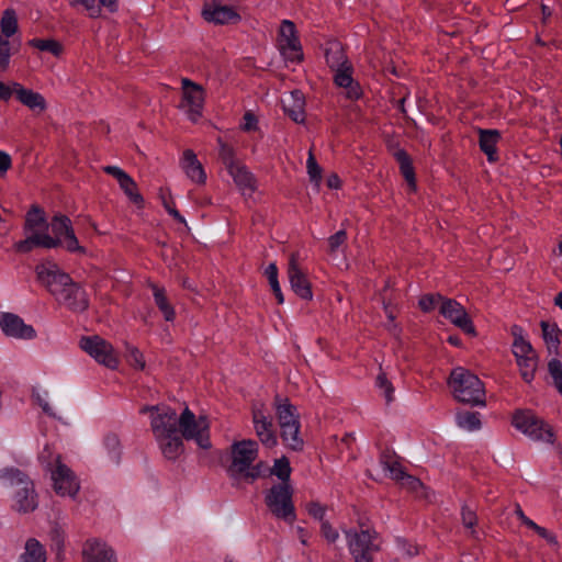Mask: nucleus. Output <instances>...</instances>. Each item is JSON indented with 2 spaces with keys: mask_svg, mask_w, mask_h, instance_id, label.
<instances>
[{
  "mask_svg": "<svg viewBox=\"0 0 562 562\" xmlns=\"http://www.w3.org/2000/svg\"><path fill=\"white\" fill-rule=\"evenodd\" d=\"M49 228L52 235L47 232L46 235L34 236L32 240L24 243V248H29L33 243L45 249L60 247L70 254L85 255L87 252V249L80 245L72 222L67 215H54L49 222Z\"/></svg>",
  "mask_w": 562,
  "mask_h": 562,
  "instance_id": "nucleus-1",
  "label": "nucleus"
},
{
  "mask_svg": "<svg viewBox=\"0 0 562 562\" xmlns=\"http://www.w3.org/2000/svg\"><path fill=\"white\" fill-rule=\"evenodd\" d=\"M0 480L7 487H15L14 507L20 513L33 512L38 503L34 484L30 477L16 468H5L0 471Z\"/></svg>",
  "mask_w": 562,
  "mask_h": 562,
  "instance_id": "nucleus-2",
  "label": "nucleus"
},
{
  "mask_svg": "<svg viewBox=\"0 0 562 562\" xmlns=\"http://www.w3.org/2000/svg\"><path fill=\"white\" fill-rule=\"evenodd\" d=\"M457 401L470 405H484L485 390L482 381L469 370L458 367L448 381Z\"/></svg>",
  "mask_w": 562,
  "mask_h": 562,
  "instance_id": "nucleus-3",
  "label": "nucleus"
},
{
  "mask_svg": "<svg viewBox=\"0 0 562 562\" xmlns=\"http://www.w3.org/2000/svg\"><path fill=\"white\" fill-rule=\"evenodd\" d=\"M179 434L186 440H194L204 450L212 447L210 439V424L206 416H196L186 407L179 416Z\"/></svg>",
  "mask_w": 562,
  "mask_h": 562,
  "instance_id": "nucleus-4",
  "label": "nucleus"
},
{
  "mask_svg": "<svg viewBox=\"0 0 562 562\" xmlns=\"http://www.w3.org/2000/svg\"><path fill=\"white\" fill-rule=\"evenodd\" d=\"M292 496L293 490L289 483L274 484L267 492L265 502L273 516L292 524L296 518Z\"/></svg>",
  "mask_w": 562,
  "mask_h": 562,
  "instance_id": "nucleus-5",
  "label": "nucleus"
},
{
  "mask_svg": "<svg viewBox=\"0 0 562 562\" xmlns=\"http://www.w3.org/2000/svg\"><path fill=\"white\" fill-rule=\"evenodd\" d=\"M513 426L535 441L552 443V428L530 411H520L513 416Z\"/></svg>",
  "mask_w": 562,
  "mask_h": 562,
  "instance_id": "nucleus-6",
  "label": "nucleus"
},
{
  "mask_svg": "<svg viewBox=\"0 0 562 562\" xmlns=\"http://www.w3.org/2000/svg\"><path fill=\"white\" fill-rule=\"evenodd\" d=\"M49 228V223H47L45 217V212L37 205H32L27 211L24 221V233L26 238L20 241H16L13 245V248L16 252L27 254L31 252L34 248H40L37 244H31L29 248H24V243L30 241L34 238V236L46 235Z\"/></svg>",
  "mask_w": 562,
  "mask_h": 562,
  "instance_id": "nucleus-7",
  "label": "nucleus"
},
{
  "mask_svg": "<svg viewBox=\"0 0 562 562\" xmlns=\"http://www.w3.org/2000/svg\"><path fill=\"white\" fill-rule=\"evenodd\" d=\"M232 463L227 469L233 480H239L244 470L254 463L258 457V443L252 439L235 441L231 447Z\"/></svg>",
  "mask_w": 562,
  "mask_h": 562,
  "instance_id": "nucleus-8",
  "label": "nucleus"
},
{
  "mask_svg": "<svg viewBox=\"0 0 562 562\" xmlns=\"http://www.w3.org/2000/svg\"><path fill=\"white\" fill-rule=\"evenodd\" d=\"M80 348L92 357L98 363L116 369L119 359L110 342L98 335L85 336L80 339Z\"/></svg>",
  "mask_w": 562,
  "mask_h": 562,
  "instance_id": "nucleus-9",
  "label": "nucleus"
},
{
  "mask_svg": "<svg viewBox=\"0 0 562 562\" xmlns=\"http://www.w3.org/2000/svg\"><path fill=\"white\" fill-rule=\"evenodd\" d=\"M38 282L58 299L72 282L70 276L61 271L55 263H41L36 266Z\"/></svg>",
  "mask_w": 562,
  "mask_h": 562,
  "instance_id": "nucleus-10",
  "label": "nucleus"
},
{
  "mask_svg": "<svg viewBox=\"0 0 562 562\" xmlns=\"http://www.w3.org/2000/svg\"><path fill=\"white\" fill-rule=\"evenodd\" d=\"M376 533L370 530L346 531L348 547L356 562H372L373 553L379 550L378 544L373 542Z\"/></svg>",
  "mask_w": 562,
  "mask_h": 562,
  "instance_id": "nucleus-11",
  "label": "nucleus"
},
{
  "mask_svg": "<svg viewBox=\"0 0 562 562\" xmlns=\"http://www.w3.org/2000/svg\"><path fill=\"white\" fill-rule=\"evenodd\" d=\"M156 414L150 416V428L155 439L179 432V416L175 408L157 405Z\"/></svg>",
  "mask_w": 562,
  "mask_h": 562,
  "instance_id": "nucleus-12",
  "label": "nucleus"
},
{
  "mask_svg": "<svg viewBox=\"0 0 562 562\" xmlns=\"http://www.w3.org/2000/svg\"><path fill=\"white\" fill-rule=\"evenodd\" d=\"M279 46L281 54L290 61L303 59L302 46L296 35L295 24L290 20H283L280 26Z\"/></svg>",
  "mask_w": 562,
  "mask_h": 562,
  "instance_id": "nucleus-13",
  "label": "nucleus"
},
{
  "mask_svg": "<svg viewBox=\"0 0 562 562\" xmlns=\"http://www.w3.org/2000/svg\"><path fill=\"white\" fill-rule=\"evenodd\" d=\"M439 313L468 335L475 336V327L465 308L456 300L445 297Z\"/></svg>",
  "mask_w": 562,
  "mask_h": 562,
  "instance_id": "nucleus-14",
  "label": "nucleus"
},
{
  "mask_svg": "<svg viewBox=\"0 0 562 562\" xmlns=\"http://www.w3.org/2000/svg\"><path fill=\"white\" fill-rule=\"evenodd\" d=\"M183 101L187 108L189 119L193 122L202 116L205 101V91L202 86L191 81L188 78L182 79Z\"/></svg>",
  "mask_w": 562,
  "mask_h": 562,
  "instance_id": "nucleus-15",
  "label": "nucleus"
},
{
  "mask_svg": "<svg viewBox=\"0 0 562 562\" xmlns=\"http://www.w3.org/2000/svg\"><path fill=\"white\" fill-rule=\"evenodd\" d=\"M513 353L522 380L527 383L532 382L538 368V355L531 344L513 347Z\"/></svg>",
  "mask_w": 562,
  "mask_h": 562,
  "instance_id": "nucleus-16",
  "label": "nucleus"
},
{
  "mask_svg": "<svg viewBox=\"0 0 562 562\" xmlns=\"http://www.w3.org/2000/svg\"><path fill=\"white\" fill-rule=\"evenodd\" d=\"M54 490L61 496L75 497L79 491V482L74 472L57 459L56 469L52 472Z\"/></svg>",
  "mask_w": 562,
  "mask_h": 562,
  "instance_id": "nucleus-17",
  "label": "nucleus"
},
{
  "mask_svg": "<svg viewBox=\"0 0 562 562\" xmlns=\"http://www.w3.org/2000/svg\"><path fill=\"white\" fill-rule=\"evenodd\" d=\"M0 327L7 336L16 339H33L36 336L35 329L13 313L0 312Z\"/></svg>",
  "mask_w": 562,
  "mask_h": 562,
  "instance_id": "nucleus-18",
  "label": "nucleus"
},
{
  "mask_svg": "<svg viewBox=\"0 0 562 562\" xmlns=\"http://www.w3.org/2000/svg\"><path fill=\"white\" fill-rule=\"evenodd\" d=\"M82 562H117L115 551L103 540H86L81 550Z\"/></svg>",
  "mask_w": 562,
  "mask_h": 562,
  "instance_id": "nucleus-19",
  "label": "nucleus"
},
{
  "mask_svg": "<svg viewBox=\"0 0 562 562\" xmlns=\"http://www.w3.org/2000/svg\"><path fill=\"white\" fill-rule=\"evenodd\" d=\"M288 277L292 290L303 300H312L313 293L306 274L297 265V255L292 254L289 261Z\"/></svg>",
  "mask_w": 562,
  "mask_h": 562,
  "instance_id": "nucleus-20",
  "label": "nucleus"
},
{
  "mask_svg": "<svg viewBox=\"0 0 562 562\" xmlns=\"http://www.w3.org/2000/svg\"><path fill=\"white\" fill-rule=\"evenodd\" d=\"M252 424L260 442L267 448L277 446L278 438L273 429L272 419L260 408L252 409Z\"/></svg>",
  "mask_w": 562,
  "mask_h": 562,
  "instance_id": "nucleus-21",
  "label": "nucleus"
},
{
  "mask_svg": "<svg viewBox=\"0 0 562 562\" xmlns=\"http://www.w3.org/2000/svg\"><path fill=\"white\" fill-rule=\"evenodd\" d=\"M103 171L117 180L120 188L133 203L137 205L144 203V199L137 190L136 182L123 169L116 166H105L103 167Z\"/></svg>",
  "mask_w": 562,
  "mask_h": 562,
  "instance_id": "nucleus-22",
  "label": "nucleus"
},
{
  "mask_svg": "<svg viewBox=\"0 0 562 562\" xmlns=\"http://www.w3.org/2000/svg\"><path fill=\"white\" fill-rule=\"evenodd\" d=\"M72 312H85L89 307V299L87 292L74 281L66 291L57 299Z\"/></svg>",
  "mask_w": 562,
  "mask_h": 562,
  "instance_id": "nucleus-23",
  "label": "nucleus"
},
{
  "mask_svg": "<svg viewBox=\"0 0 562 562\" xmlns=\"http://www.w3.org/2000/svg\"><path fill=\"white\" fill-rule=\"evenodd\" d=\"M202 15L207 22L215 24L235 23L240 20V15L232 7L220 3L205 4Z\"/></svg>",
  "mask_w": 562,
  "mask_h": 562,
  "instance_id": "nucleus-24",
  "label": "nucleus"
},
{
  "mask_svg": "<svg viewBox=\"0 0 562 562\" xmlns=\"http://www.w3.org/2000/svg\"><path fill=\"white\" fill-rule=\"evenodd\" d=\"M181 167L188 178L196 184H204L206 181V173L202 164L198 160L193 150L187 149L183 151L181 159Z\"/></svg>",
  "mask_w": 562,
  "mask_h": 562,
  "instance_id": "nucleus-25",
  "label": "nucleus"
},
{
  "mask_svg": "<svg viewBox=\"0 0 562 562\" xmlns=\"http://www.w3.org/2000/svg\"><path fill=\"white\" fill-rule=\"evenodd\" d=\"M283 110L295 123L305 121V98L302 91L293 90L283 101Z\"/></svg>",
  "mask_w": 562,
  "mask_h": 562,
  "instance_id": "nucleus-26",
  "label": "nucleus"
},
{
  "mask_svg": "<svg viewBox=\"0 0 562 562\" xmlns=\"http://www.w3.org/2000/svg\"><path fill=\"white\" fill-rule=\"evenodd\" d=\"M227 171L233 178L235 184L244 194L247 192L251 194L256 191L257 179L245 165L239 162Z\"/></svg>",
  "mask_w": 562,
  "mask_h": 562,
  "instance_id": "nucleus-27",
  "label": "nucleus"
},
{
  "mask_svg": "<svg viewBox=\"0 0 562 562\" xmlns=\"http://www.w3.org/2000/svg\"><path fill=\"white\" fill-rule=\"evenodd\" d=\"M183 437L178 432L156 438L162 456L170 461H176L184 452Z\"/></svg>",
  "mask_w": 562,
  "mask_h": 562,
  "instance_id": "nucleus-28",
  "label": "nucleus"
},
{
  "mask_svg": "<svg viewBox=\"0 0 562 562\" xmlns=\"http://www.w3.org/2000/svg\"><path fill=\"white\" fill-rule=\"evenodd\" d=\"M16 99L32 111L43 112L46 110L47 104L45 98L31 89L24 88L19 82H13Z\"/></svg>",
  "mask_w": 562,
  "mask_h": 562,
  "instance_id": "nucleus-29",
  "label": "nucleus"
},
{
  "mask_svg": "<svg viewBox=\"0 0 562 562\" xmlns=\"http://www.w3.org/2000/svg\"><path fill=\"white\" fill-rule=\"evenodd\" d=\"M334 81L338 87L347 89V97L357 100L361 95L360 87L352 79V67L347 65L341 68L334 69Z\"/></svg>",
  "mask_w": 562,
  "mask_h": 562,
  "instance_id": "nucleus-30",
  "label": "nucleus"
},
{
  "mask_svg": "<svg viewBox=\"0 0 562 562\" xmlns=\"http://www.w3.org/2000/svg\"><path fill=\"white\" fill-rule=\"evenodd\" d=\"M274 407L280 427L300 423L297 409L290 403L289 398L277 395L274 397Z\"/></svg>",
  "mask_w": 562,
  "mask_h": 562,
  "instance_id": "nucleus-31",
  "label": "nucleus"
},
{
  "mask_svg": "<svg viewBox=\"0 0 562 562\" xmlns=\"http://www.w3.org/2000/svg\"><path fill=\"white\" fill-rule=\"evenodd\" d=\"M480 149L486 155L490 162L498 160L497 143L501 139V133L497 130H479Z\"/></svg>",
  "mask_w": 562,
  "mask_h": 562,
  "instance_id": "nucleus-32",
  "label": "nucleus"
},
{
  "mask_svg": "<svg viewBox=\"0 0 562 562\" xmlns=\"http://www.w3.org/2000/svg\"><path fill=\"white\" fill-rule=\"evenodd\" d=\"M540 327L542 331V338L544 340L549 353L558 355L559 347L561 344L560 336L562 335V330L558 327L555 323H550L547 321H541Z\"/></svg>",
  "mask_w": 562,
  "mask_h": 562,
  "instance_id": "nucleus-33",
  "label": "nucleus"
},
{
  "mask_svg": "<svg viewBox=\"0 0 562 562\" xmlns=\"http://www.w3.org/2000/svg\"><path fill=\"white\" fill-rule=\"evenodd\" d=\"M46 550L44 546L35 538H29L24 544V551L19 558V562H46Z\"/></svg>",
  "mask_w": 562,
  "mask_h": 562,
  "instance_id": "nucleus-34",
  "label": "nucleus"
},
{
  "mask_svg": "<svg viewBox=\"0 0 562 562\" xmlns=\"http://www.w3.org/2000/svg\"><path fill=\"white\" fill-rule=\"evenodd\" d=\"M326 63L330 69H337L349 65L347 55L339 42L329 43L325 50Z\"/></svg>",
  "mask_w": 562,
  "mask_h": 562,
  "instance_id": "nucleus-35",
  "label": "nucleus"
},
{
  "mask_svg": "<svg viewBox=\"0 0 562 562\" xmlns=\"http://www.w3.org/2000/svg\"><path fill=\"white\" fill-rule=\"evenodd\" d=\"M150 288L153 290L155 304L164 314L165 321L173 322V319L176 318V312L173 306L168 301L165 288L158 286L157 284H150Z\"/></svg>",
  "mask_w": 562,
  "mask_h": 562,
  "instance_id": "nucleus-36",
  "label": "nucleus"
},
{
  "mask_svg": "<svg viewBox=\"0 0 562 562\" xmlns=\"http://www.w3.org/2000/svg\"><path fill=\"white\" fill-rule=\"evenodd\" d=\"M300 423L280 427L283 442L295 451L301 450L304 445L303 439L300 437Z\"/></svg>",
  "mask_w": 562,
  "mask_h": 562,
  "instance_id": "nucleus-37",
  "label": "nucleus"
},
{
  "mask_svg": "<svg viewBox=\"0 0 562 562\" xmlns=\"http://www.w3.org/2000/svg\"><path fill=\"white\" fill-rule=\"evenodd\" d=\"M394 157L400 165L401 173L404 177V179L408 182L409 186L415 188V171L412 164V159L408 156V154L404 149H398L397 151H395Z\"/></svg>",
  "mask_w": 562,
  "mask_h": 562,
  "instance_id": "nucleus-38",
  "label": "nucleus"
},
{
  "mask_svg": "<svg viewBox=\"0 0 562 562\" xmlns=\"http://www.w3.org/2000/svg\"><path fill=\"white\" fill-rule=\"evenodd\" d=\"M380 462L385 471L390 473V477L400 481L404 477V468L397 461L395 456H392L390 452H383L380 458Z\"/></svg>",
  "mask_w": 562,
  "mask_h": 562,
  "instance_id": "nucleus-39",
  "label": "nucleus"
},
{
  "mask_svg": "<svg viewBox=\"0 0 562 562\" xmlns=\"http://www.w3.org/2000/svg\"><path fill=\"white\" fill-rule=\"evenodd\" d=\"M103 446L106 449L111 462L117 464L121 460V441L117 435L109 432L104 436Z\"/></svg>",
  "mask_w": 562,
  "mask_h": 562,
  "instance_id": "nucleus-40",
  "label": "nucleus"
},
{
  "mask_svg": "<svg viewBox=\"0 0 562 562\" xmlns=\"http://www.w3.org/2000/svg\"><path fill=\"white\" fill-rule=\"evenodd\" d=\"M1 31L0 33L3 35L4 38L11 37L14 35L18 31V19L15 11L12 9H7L1 18L0 21Z\"/></svg>",
  "mask_w": 562,
  "mask_h": 562,
  "instance_id": "nucleus-41",
  "label": "nucleus"
},
{
  "mask_svg": "<svg viewBox=\"0 0 562 562\" xmlns=\"http://www.w3.org/2000/svg\"><path fill=\"white\" fill-rule=\"evenodd\" d=\"M269 472V467L260 461L256 464L248 465L247 470H244L243 474H240L239 480L237 482L244 481L246 483H252L257 479L265 476Z\"/></svg>",
  "mask_w": 562,
  "mask_h": 562,
  "instance_id": "nucleus-42",
  "label": "nucleus"
},
{
  "mask_svg": "<svg viewBox=\"0 0 562 562\" xmlns=\"http://www.w3.org/2000/svg\"><path fill=\"white\" fill-rule=\"evenodd\" d=\"M457 424L459 427L473 431L481 427L480 414L476 412H464L457 415Z\"/></svg>",
  "mask_w": 562,
  "mask_h": 562,
  "instance_id": "nucleus-43",
  "label": "nucleus"
},
{
  "mask_svg": "<svg viewBox=\"0 0 562 562\" xmlns=\"http://www.w3.org/2000/svg\"><path fill=\"white\" fill-rule=\"evenodd\" d=\"M291 471L290 462L285 457L276 459L273 467L269 469V473L281 480L280 484L289 483Z\"/></svg>",
  "mask_w": 562,
  "mask_h": 562,
  "instance_id": "nucleus-44",
  "label": "nucleus"
},
{
  "mask_svg": "<svg viewBox=\"0 0 562 562\" xmlns=\"http://www.w3.org/2000/svg\"><path fill=\"white\" fill-rule=\"evenodd\" d=\"M29 44L42 52H49L54 56H59L63 52V46L54 40L33 38Z\"/></svg>",
  "mask_w": 562,
  "mask_h": 562,
  "instance_id": "nucleus-45",
  "label": "nucleus"
},
{
  "mask_svg": "<svg viewBox=\"0 0 562 562\" xmlns=\"http://www.w3.org/2000/svg\"><path fill=\"white\" fill-rule=\"evenodd\" d=\"M218 142V145H220V158L221 160L223 161V164L226 166V169H231L232 167L236 166L237 164H239V161H237L235 159V150L232 146H229L228 144L224 143L222 140V138H218L217 139Z\"/></svg>",
  "mask_w": 562,
  "mask_h": 562,
  "instance_id": "nucleus-46",
  "label": "nucleus"
},
{
  "mask_svg": "<svg viewBox=\"0 0 562 562\" xmlns=\"http://www.w3.org/2000/svg\"><path fill=\"white\" fill-rule=\"evenodd\" d=\"M548 371L558 392L562 395V362L553 358L548 362Z\"/></svg>",
  "mask_w": 562,
  "mask_h": 562,
  "instance_id": "nucleus-47",
  "label": "nucleus"
},
{
  "mask_svg": "<svg viewBox=\"0 0 562 562\" xmlns=\"http://www.w3.org/2000/svg\"><path fill=\"white\" fill-rule=\"evenodd\" d=\"M445 296L438 293L425 294L419 299L418 305L422 311L428 313L435 310L437 306L440 308V304L443 301Z\"/></svg>",
  "mask_w": 562,
  "mask_h": 562,
  "instance_id": "nucleus-48",
  "label": "nucleus"
},
{
  "mask_svg": "<svg viewBox=\"0 0 562 562\" xmlns=\"http://www.w3.org/2000/svg\"><path fill=\"white\" fill-rule=\"evenodd\" d=\"M71 7L82 5L91 19L101 16L102 10L98 4V0H67Z\"/></svg>",
  "mask_w": 562,
  "mask_h": 562,
  "instance_id": "nucleus-49",
  "label": "nucleus"
},
{
  "mask_svg": "<svg viewBox=\"0 0 562 562\" xmlns=\"http://www.w3.org/2000/svg\"><path fill=\"white\" fill-rule=\"evenodd\" d=\"M11 59L10 42L0 33V74L9 69Z\"/></svg>",
  "mask_w": 562,
  "mask_h": 562,
  "instance_id": "nucleus-50",
  "label": "nucleus"
},
{
  "mask_svg": "<svg viewBox=\"0 0 562 562\" xmlns=\"http://www.w3.org/2000/svg\"><path fill=\"white\" fill-rule=\"evenodd\" d=\"M347 241V232L340 229L328 238V252L334 255L338 249L344 246Z\"/></svg>",
  "mask_w": 562,
  "mask_h": 562,
  "instance_id": "nucleus-51",
  "label": "nucleus"
},
{
  "mask_svg": "<svg viewBox=\"0 0 562 562\" xmlns=\"http://www.w3.org/2000/svg\"><path fill=\"white\" fill-rule=\"evenodd\" d=\"M376 386L383 391L386 403H390L394 400V387L387 380L385 373L382 372L376 376Z\"/></svg>",
  "mask_w": 562,
  "mask_h": 562,
  "instance_id": "nucleus-52",
  "label": "nucleus"
},
{
  "mask_svg": "<svg viewBox=\"0 0 562 562\" xmlns=\"http://www.w3.org/2000/svg\"><path fill=\"white\" fill-rule=\"evenodd\" d=\"M306 167L311 181L318 183L322 179V168L317 164L312 150L308 153Z\"/></svg>",
  "mask_w": 562,
  "mask_h": 562,
  "instance_id": "nucleus-53",
  "label": "nucleus"
},
{
  "mask_svg": "<svg viewBox=\"0 0 562 562\" xmlns=\"http://www.w3.org/2000/svg\"><path fill=\"white\" fill-rule=\"evenodd\" d=\"M127 359L133 367L137 369L145 368L143 353L136 347L127 346Z\"/></svg>",
  "mask_w": 562,
  "mask_h": 562,
  "instance_id": "nucleus-54",
  "label": "nucleus"
},
{
  "mask_svg": "<svg viewBox=\"0 0 562 562\" xmlns=\"http://www.w3.org/2000/svg\"><path fill=\"white\" fill-rule=\"evenodd\" d=\"M462 522L467 528H473L476 525V514L469 506H463L461 510Z\"/></svg>",
  "mask_w": 562,
  "mask_h": 562,
  "instance_id": "nucleus-55",
  "label": "nucleus"
},
{
  "mask_svg": "<svg viewBox=\"0 0 562 562\" xmlns=\"http://www.w3.org/2000/svg\"><path fill=\"white\" fill-rule=\"evenodd\" d=\"M321 531H322V535L324 536V538L329 543H334L339 537L338 531L336 529H334L327 520L322 521Z\"/></svg>",
  "mask_w": 562,
  "mask_h": 562,
  "instance_id": "nucleus-56",
  "label": "nucleus"
},
{
  "mask_svg": "<svg viewBox=\"0 0 562 562\" xmlns=\"http://www.w3.org/2000/svg\"><path fill=\"white\" fill-rule=\"evenodd\" d=\"M306 509H307V513L314 517L315 519H318L322 521H325L324 520V516H325V507L322 506L319 503H310L307 506H306Z\"/></svg>",
  "mask_w": 562,
  "mask_h": 562,
  "instance_id": "nucleus-57",
  "label": "nucleus"
},
{
  "mask_svg": "<svg viewBox=\"0 0 562 562\" xmlns=\"http://www.w3.org/2000/svg\"><path fill=\"white\" fill-rule=\"evenodd\" d=\"M244 123L241 124V128L246 132L255 131L257 130L258 120L256 115L251 112H246L244 114Z\"/></svg>",
  "mask_w": 562,
  "mask_h": 562,
  "instance_id": "nucleus-58",
  "label": "nucleus"
},
{
  "mask_svg": "<svg viewBox=\"0 0 562 562\" xmlns=\"http://www.w3.org/2000/svg\"><path fill=\"white\" fill-rule=\"evenodd\" d=\"M510 333L514 337L513 347L520 346L522 344H530L524 336V329L519 325H513Z\"/></svg>",
  "mask_w": 562,
  "mask_h": 562,
  "instance_id": "nucleus-59",
  "label": "nucleus"
},
{
  "mask_svg": "<svg viewBox=\"0 0 562 562\" xmlns=\"http://www.w3.org/2000/svg\"><path fill=\"white\" fill-rule=\"evenodd\" d=\"M398 482H401L402 485L406 486L408 490L412 491H417L419 487L423 486L420 480H418L415 476L408 475L406 472L404 473V477H402Z\"/></svg>",
  "mask_w": 562,
  "mask_h": 562,
  "instance_id": "nucleus-60",
  "label": "nucleus"
},
{
  "mask_svg": "<svg viewBox=\"0 0 562 562\" xmlns=\"http://www.w3.org/2000/svg\"><path fill=\"white\" fill-rule=\"evenodd\" d=\"M13 94H15L13 82H11V85H7L3 81H0V100L7 102Z\"/></svg>",
  "mask_w": 562,
  "mask_h": 562,
  "instance_id": "nucleus-61",
  "label": "nucleus"
},
{
  "mask_svg": "<svg viewBox=\"0 0 562 562\" xmlns=\"http://www.w3.org/2000/svg\"><path fill=\"white\" fill-rule=\"evenodd\" d=\"M12 166V159L5 151L0 150V177L4 176Z\"/></svg>",
  "mask_w": 562,
  "mask_h": 562,
  "instance_id": "nucleus-62",
  "label": "nucleus"
},
{
  "mask_svg": "<svg viewBox=\"0 0 562 562\" xmlns=\"http://www.w3.org/2000/svg\"><path fill=\"white\" fill-rule=\"evenodd\" d=\"M164 206L169 215H171L176 221L179 223L186 224L184 217L178 212V210L173 206V203H169L167 200L164 199L162 201Z\"/></svg>",
  "mask_w": 562,
  "mask_h": 562,
  "instance_id": "nucleus-63",
  "label": "nucleus"
},
{
  "mask_svg": "<svg viewBox=\"0 0 562 562\" xmlns=\"http://www.w3.org/2000/svg\"><path fill=\"white\" fill-rule=\"evenodd\" d=\"M265 274L269 281V284H274L276 282H279L278 281V268L276 266V263H270L267 268H266V271H265Z\"/></svg>",
  "mask_w": 562,
  "mask_h": 562,
  "instance_id": "nucleus-64",
  "label": "nucleus"
}]
</instances>
